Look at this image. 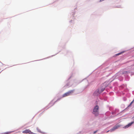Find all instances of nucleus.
<instances>
[{"mask_svg":"<svg viewBox=\"0 0 134 134\" xmlns=\"http://www.w3.org/2000/svg\"><path fill=\"white\" fill-rule=\"evenodd\" d=\"M97 105L94 107L93 110V114H94L95 116H97L98 115L99 107L97 105V102H96Z\"/></svg>","mask_w":134,"mask_h":134,"instance_id":"1","label":"nucleus"},{"mask_svg":"<svg viewBox=\"0 0 134 134\" xmlns=\"http://www.w3.org/2000/svg\"><path fill=\"white\" fill-rule=\"evenodd\" d=\"M75 91L74 90H70L68 92L64 93L62 96V98H63L68 96H69L73 93Z\"/></svg>","mask_w":134,"mask_h":134,"instance_id":"2","label":"nucleus"},{"mask_svg":"<svg viewBox=\"0 0 134 134\" xmlns=\"http://www.w3.org/2000/svg\"><path fill=\"white\" fill-rule=\"evenodd\" d=\"M105 89V88H103L101 89L100 91L99 89L97 90L93 93L94 96H97L98 94L100 93L103 92Z\"/></svg>","mask_w":134,"mask_h":134,"instance_id":"3","label":"nucleus"},{"mask_svg":"<svg viewBox=\"0 0 134 134\" xmlns=\"http://www.w3.org/2000/svg\"><path fill=\"white\" fill-rule=\"evenodd\" d=\"M22 132L24 133H29L30 134H35L34 133L32 132L29 130H25L24 131Z\"/></svg>","mask_w":134,"mask_h":134,"instance_id":"4","label":"nucleus"},{"mask_svg":"<svg viewBox=\"0 0 134 134\" xmlns=\"http://www.w3.org/2000/svg\"><path fill=\"white\" fill-rule=\"evenodd\" d=\"M120 126L119 125H115L113 128L110 130V131L112 132L115 130L117 129Z\"/></svg>","mask_w":134,"mask_h":134,"instance_id":"5","label":"nucleus"},{"mask_svg":"<svg viewBox=\"0 0 134 134\" xmlns=\"http://www.w3.org/2000/svg\"><path fill=\"white\" fill-rule=\"evenodd\" d=\"M134 123V121H133L129 123L127 125H126L124 127L125 128H128V127L130 126L132 124H133Z\"/></svg>","mask_w":134,"mask_h":134,"instance_id":"6","label":"nucleus"},{"mask_svg":"<svg viewBox=\"0 0 134 134\" xmlns=\"http://www.w3.org/2000/svg\"><path fill=\"white\" fill-rule=\"evenodd\" d=\"M12 132H8L2 133L1 134H8V133H11Z\"/></svg>","mask_w":134,"mask_h":134,"instance_id":"7","label":"nucleus"},{"mask_svg":"<svg viewBox=\"0 0 134 134\" xmlns=\"http://www.w3.org/2000/svg\"><path fill=\"white\" fill-rule=\"evenodd\" d=\"M124 52H121V53H119L118 54H116V55H119L121 54V53H124Z\"/></svg>","mask_w":134,"mask_h":134,"instance_id":"8","label":"nucleus"},{"mask_svg":"<svg viewBox=\"0 0 134 134\" xmlns=\"http://www.w3.org/2000/svg\"><path fill=\"white\" fill-rule=\"evenodd\" d=\"M134 100H133L131 103H130V104L128 106V107H129L133 103V102L134 101Z\"/></svg>","mask_w":134,"mask_h":134,"instance_id":"9","label":"nucleus"},{"mask_svg":"<svg viewBox=\"0 0 134 134\" xmlns=\"http://www.w3.org/2000/svg\"><path fill=\"white\" fill-rule=\"evenodd\" d=\"M37 130H38V132H41V131L40 130L37 129Z\"/></svg>","mask_w":134,"mask_h":134,"instance_id":"10","label":"nucleus"},{"mask_svg":"<svg viewBox=\"0 0 134 134\" xmlns=\"http://www.w3.org/2000/svg\"><path fill=\"white\" fill-rule=\"evenodd\" d=\"M97 131H94V132H93V133H96L97 132Z\"/></svg>","mask_w":134,"mask_h":134,"instance_id":"11","label":"nucleus"},{"mask_svg":"<svg viewBox=\"0 0 134 134\" xmlns=\"http://www.w3.org/2000/svg\"><path fill=\"white\" fill-rule=\"evenodd\" d=\"M132 119L134 120V116L133 117Z\"/></svg>","mask_w":134,"mask_h":134,"instance_id":"12","label":"nucleus"},{"mask_svg":"<svg viewBox=\"0 0 134 134\" xmlns=\"http://www.w3.org/2000/svg\"><path fill=\"white\" fill-rule=\"evenodd\" d=\"M1 64H2L1 62H0V65H1Z\"/></svg>","mask_w":134,"mask_h":134,"instance_id":"13","label":"nucleus"}]
</instances>
